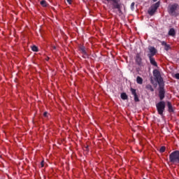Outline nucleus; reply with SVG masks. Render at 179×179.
<instances>
[{"label":"nucleus","instance_id":"2eb2a0df","mask_svg":"<svg viewBox=\"0 0 179 179\" xmlns=\"http://www.w3.org/2000/svg\"><path fill=\"white\" fill-rule=\"evenodd\" d=\"M145 89H147V90H150V92H154L155 90H153V87L150 84L145 86Z\"/></svg>","mask_w":179,"mask_h":179},{"label":"nucleus","instance_id":"a878e982","mask_svg":"<svg viewBox=\"0 0 179 179\" xmlns=\"http://www.w3.org/2000/svg\"><path fill=\"white\" fill-rule=\"evenodd\" d=\"M41 167H44V161H42V162H41Z\"/></svg>","mask_w":179,"mask_h":179},{"label":"nucleus","instance_id":"393cba45","mask_svg":"<svg viewBox=\"0 0 179 179\" xmlns=\"http://www.w3.org/2000/svg\"><path fill=\"white\" fill-rule=\"evenodd\" d=\"M66 2L69 3V5H71V3H72V0H66Z\"/></svg>","mask_w":179,"mask_h":179},{"label":"nucleus","instance_id":"f257e3e1","mask_svg":"<svg viewBox=\"0 0 179 179\" xmlns=\"http://www.w3.org/2000/svg\"><path fill=\"white\" fill-rule=\"evenodd\" d=\"M157 111L161 117H163V113L166 110V102L164 101H161L156 104Z\"/></svg>","mask_w":179,"mask_h":179},{"label":"nucleus","instance_id":"4468645a","mask_svg":"<svg viewBox=\"0 0 179 179\" xmlns=\"http://www.w3.org/2000/svg\"><path fill=\"white\" fill-rule=\"evenodd\" d=\"M169 35L172 36H176V30L173 28L171 29L169 31Z\"/></svg>","mask_w":179,"mask_h":179},{"label":"nucleus","instance_id":"f03ea898","mask_svg":"<svg viewBox=\"0 0 179 179\" xmlns=\"http://www.w3.org/2000/svg\"><path fill=\"white\" fill-rule=\"evenodd\" d=\"M169 160L171 163H173V164H177L179 163V151L176 150L173 152L169 155Z\"/></svg>","mask_w":179,"mask_h":179},{"label":"nucleus","instance_id":"c85d7f7f","mask_svg":"<svg viewBox=\"0 0 179 179\" xmlns=\"http://www.w3.org/2000/svg\"><path fill=\"white\" fill-rule=\"evenodd\" d=\"M153 1V2H156V1H157V0H152Z\"/></svg>","mask_w":179,"mask_h":179},{"label":"nucleus","instance_id":"b1692460","mask_svg":"<svg viewBox=\"0 0 179 179\" xmlns=\"http://www.w3.org/2000/svg\"><path fill=\"white\" fill-rule=\"evenodd\" d=\"M176 79H179V73L175 74Z\"/></svg>","mask_w":179,"mask_h":179},{"label":"nucleus","instance_id":"c756f323","mask_svg":"<svg viewBox=\"0 0 179 179\" xmlns=\"http://www.w3.org/2000/svg\"><path fill=\"white\" fill-rule=\"evenodd\" d=\"M106 1H113V0H106Z\"/></svg>","mask_w":179,"mask_h":179},{"label":"nucleus","instance_id":"9d476101","mask_svg":"<svg viewBox=\"0 0 179 179\" xmlns=\"http://www.w3.org/2000/svg\"><path fill=\"white\" fill-rule=\"evenodd\" d=\"M112 1L113 2V6L115 9H120V8H121L118 2H117V0H112Z\"/></svg>","mask_w":179,"mask_h":179},{"label":"nucleus","instance_id":"7ed1b4c3","mask_svg":"<svg viewBox=\"0 0 179 179\" xmlns=\"http://www.w3.org/2000/svg\"><path fill=\"white\" fill-rule=\"evenodd\" d=\"M160 6V2H157L152 6H150V8L148 10V14L150 16H153L155 13H156V10H157V8Z\"/></svg>","mask_w":179,"mask_h":179},{"label":"nucleus","instance_id":"6e6552de","mask_svg":"<svg viewBox=\"0 0 179 179\" xmlns=\"http://www.w3.org/2000/svg\"><path fill=\"white\" fill-rule=\"evenodd\" d=\"M148 57L150 58V62L152 65H153L154 66H157V63L156 62V61L155 60V59L153 58V56H148Z\"/></svg>","mask_w":179,"mask_h":179},{"label":"nucleus","instance_id":"9b49d317","mask_svg":"<svg viewBox=\"0 0 179 179\" xmlns=\"http://www.w3.org/2000/svg\"><path fill=\"white\" fill-rule=\"evenodd\" d=\"M176 9H177V4L172 5L169 8V13H174V12L176 11Z\"/></svg>","mask_w":179,"mask_h":179},{"label":"nucleus","instance_id":"0eeeda50","mask_svg":"<svg viewBox=\"0 0 179 179\" xmlns=\"http://www.w3.org/2000/svg\"><path fill=\"white\" fill-rule=\"evenodd\" d=\"M80 52H82V54H83V55H87V50H86V48H85V46L81 45L79 48Z\"/></svg>","mask_w":179,"mask_h":179},{"label":"nucleus","instance_id":"6ab92c4d","mask_svg":"<svg viewBox=\"0 0 179 179\" xmlns=\"http://www.w3.org/2000/svg\"><path fill=\"white\" fill-rule=\"evenodd\" d=\"M31 50H32V51H34L35 52H37V51H38V48L35 45L32 46Z\"/></svg>","mask_w":179,"mask_h":179},{"label":"nucleus","instance_id":"1a4fd4ad","mask_svg":"<svg viewBox=\"0 0 179 179\" xmlns=\"http://www.w3.org/2000/svg\"><path fill=\"white\" fill-rule=\"evenodd\" d=\"M164 90L163 89H161L159 90V100H163V99H164Z\"/></svg>","mask_w":179,"mask_h":179},{"label":"nucleus","instance_id":"f8f14e48","mask_svg":"<svg viewBox=\"0 0 179 179\" xmlns=\"http://www.w3.org/2000/svg\"><path fill=\"white\" fill-rule=\"evenodd\" d=\"M167 106H168L169 113H173V105H171V103L170 101L167 102Z\"/></svg>","mask_w":179,"mask_h":179},{"label":"nucleus","instance_id":"412c9836","mask_svg":"<svg viewBox=\"0 0 179 179\" xmlns=\"http://www.w3.org/2000/svg\"><path fill=\"white\" fill-rule=\"evenodd\" d=\"M136 61L137 62H141V57H139V55L136 56Z\"/></svg>","mask_w":179,"mask_h":179},{"label":"nucleus","instance_id":"f3484780","mask_svg":"<svg viewBox=\"0 0 179 179\" xmlns=\"http://www.w3.org/2000/svg\"><path fill=\"white\" fill-rule=\"evenodd\" d=\"M41 5L43 7L47 6V1H45V0H43L41 1Z\"/></svg>","mask_w":179,"mask_h":179},{"label":"nucleus","instance_id":"cd10ccee","mask_svg":"<svg viewBox=\"0 0 179 179\" xmlns=\"http://www.w3.org/2000/svg\"><path fill=\"white\" fill-rule=\"evenodd\" d=\"M57 48L55 46H52V49L55 50Z\"/></svg>","mask_w":179,"mask_h":179},{"label":"nucleus","instance_id":"ddd939ff","mask_svg":"<svg viewBox=\"0 0 179 179\" xmlns=\"http://www.w3.org/2000/svg\"><path fill=\"white\" fill-rule=\"evenodd\" d=\"M136 82L138 85H142L143 83V79L141 76H137Z\"/></svg>","mask_w":179,"mask_h":179},{"label":"nucleus","instance_id":"dca6fc26","mask_svg":"<svg viewBox=\"0 0 179 179\" xmlns=\"http://www.w3.org/2000/svg\"><path fill=\"white\" fill-rule=\"evenodd\" d=\"M121 99H122V100H127V99H128V96L125 93H122Z\"/></svg>","mask_w":179,"mask_h":179},{"label":"nucleus","instance_id":"a211bd4d","mask_svg":"<svg viewBox=\"0 0 179 179\" xmlns=\"http://www.w3.org/2000/svg\"><path fill=\"white\" fill-rule=\"evenodd\" d=\"M159 152H160V153H163V152H166V147H164V146L161 147L159 149Z\"/></svg>","mask_w":179,"mask_h":179},{"label":"nucleus","instance_id":"4be33fe9","mask_svg":"<svg viewBox=\"0 0 179 179\" xmlns=\"http://www.w3.org/2000/svg\"><path fill=\"white\" fill-rule=\"evenodd\" d=\"M134 6H135V3H134V2L131 3V9H134Z\"/></svg>","mask_w":179,"mask_h":179},{"label":"nucleus","instance_id":"20e7f679","mask_svg":"<svg viewBox=\"0 0 179 179\" xmlns=\"http://www.w3.org/2000/svg\"><path fill=\"white\" fill-rule=\"evenodd\" d=\"M153 75H154V77L155 78L157 83L159 85H162L163 83V78H162L160 71H159V70H157V69H155L153 71Z\"/></svg>","mask_w":179,"mask_h":179},{"label":"nucleus","instance_id":"39448f33","mask_svg":"<svg viewBox=\"0 0 179 179\" xmlns=\"http://www.w3.org/2000/svg\"><path fill=\"white\" fill-rule=\"evenodd\" d=\"M131 94L134 96V101H139V98L138 97V95L136 94V90L134 88H131Z\"/></svg>","mask_w":179,"mask_h":179},{"label":"nucleus","instance_id":"5701e85b","mask_svg":"<svg viewBox=\"0 0 179 179\" xmlns=\"http://www.w3.org/2000/svg\"><path fill=\"white\" fill-rule=\"evenodd\" d=\"M161 43H162V45H164V47H165L166 45L167 44V43H166L165 41H162L161 42Z\"/></svg>","mask_w":179,"mask_h":179},{"label":"nucleus","instance_id":"423d86ee","mask_svg":"<svg viewBox=\"0 0 179 179\" xmlns=\"http://www.w3.org/2000/svg\"><path fill=\"white\" fill-rule=\"evenodd\" d=\"M149 50L150 54H148V57H153L156 54V48L150 47Z\"/></svg>","mask_w":179,"mask_h":179},{"label":"nucleus","instance_id":"aec40b11","mask_svg":"<svg viewBox=\"0 0 179 179\" xmlns=\"http://www.w3.org/2000/svg\"><path fill=\"white\" fill-rule=\"evenodd\" d=\"M164 50H166V51H169V50H170V45L166 44L164 46Z\"/></svg>","mask_w":179,"mask_h":179},{"label":"nucleus","instance_id":"bb28decb","mask_svg":"<svg viewBox=\"0 0 179 179\" xmlns=\"http://www.w3.org/2000/svg\"><path fill=\"white\" fill-rule=\"evenodd\" d=\"M48 113L45 112V113H43L44 117H47V115H48Z\"/></svg>","mask_w":179,"mask_h":179}]
</instances>
